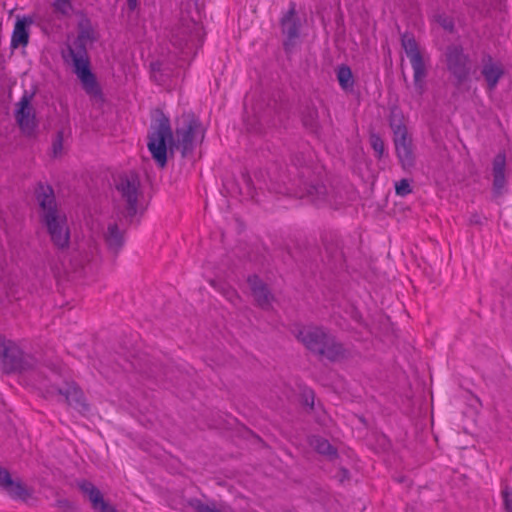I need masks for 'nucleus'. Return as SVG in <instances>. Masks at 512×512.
I'll list each match as a JSON object with an SVG mask.
<instances>
[{"label": "nucleus", "instance_id": "f257e3e1", "mask_svg": "<svg viewBox=\"0 0 512 512\" xmlns=\"http://www.w3.org/2000/svg\"><path fill=\"white\" fill-rule=\"evenodd\" d=\"M204 139V129L194 115L182 117L173 135L170 120L161 115L151 125L147 147L152 158L160 167L167 164L168 146L180 150L183 157L190 154Z\"/></svg>", "mask_w": 512, "mask_h": 512}, {"label": "nucleus", "instance_id": "f03ea898", "mask_svg": "<svg viewBox=\"0 0 512 512\" xmlns=\"http://www.w3.org/2000/svg\"><path fill=\"white\" fill-rule=\"evenodd\" d=\"M96 32L88 18H83L78 23V34L74 41L67 45L62 52L64 63L73 68V72L79 79L83 90L91 98H102V91L91 71L90 57L87 45L96 41Z\"/></svg>", "mask_w": 512, "mask_h": 512}, {"label": "nucleus", "instance_id": "7ed1b4c3", "mask_svg": "<svg viewBox=\"0 0 512 512\" xmlns=\"http://www.w3.org/2000/svg\"><path fill=\"white\" fill-rule=\"evenodd\" d=\"M35 198L41 222L46 226L53 244L60 249L68 247L70 232L67 217L58 208L53 188L48 184L39 183L35 189Z\"/></svg>", "mask_w": 512, "mask_h": 512}, {"label": "nucleus", "instance_id": "20e7f679", "mask_svg": "<svg viewBox=\"0 0 512 512\" xmlns=\"http://www.w3.org/2000/svg\"><path fill=\"white\" fill-rule=\"evenodd\" d=\"M296 338L311 352L330 361L346 358L347 349L322 328L305 326L295 332Z\"/></svg>", "mask_w": 512, "mask_h": 512}, {"label": "nucleus", "instance_id": "39448f33", "mask_svg": "<svg viewBox=\"0 0 512 512\" xmlns=\"http://www.w3.org/2000/svg\"><path fill=\"white\" fill-rule=\"evenodd\" d=\"M389 126L393 132V141L399 162L404 170H410L415 165L414 147L404 115L400 110L396 108L391 110Z\"/></svg>", "mask_w": 512, "mask_h": 512}, {"label": "nucleus", "instance_id": "423d86ee", "mask_svg": "<svg viewBox=\"0 0 512 512\" xmlns=\"http://www.w3.org/2000/svg\"><path fill=\"white\" fill-rule=\"evenodd\" d=\"M52 378L54 383L46 386L42 384V389L45 390L46 397L56 399L58 402L66 403L68 406L83 412L88 409L85 402V397L82 390L73 381H63L62 384L58 383L60 372L52 370Z\"/></svg>", "mask_w": 512, "mask_h": 512}, {"label": "nucleus", "instance_id": "0eeeda50", "mask_svg": "<svg viewBox=\"0 0 512 512\" xmlns=\"http://www.w3.org/2000/svg\"><path fill=\"white\" fill-rule=\"evenodd\" d=\"M118 201L124 207L127 217H134L138 211L141 196L140 180L133 173L121 175L115 184Z\"/></svg>", "mask_w": 512, "mask_h": 512}, {"label": "nucleus", "instance_id": "6e6552de", "mask_svg": "<svg viewBox=\"0 0 512 512\" xmlns=\"http://www.w3.org/2000/svg\"><path fill=\"white\" fill-rule=\"evenodd\" d=\"M402 47L413 68L415 88L419 94H422L425 89L424 79L427 75L424 58L418 49L416 40L412 36L404 35L402 37Z\"/></svg>", "mask_w": 512, "mask_h": 512}, {"label": "nucleus", "instance_id": "1a4fd4ad", "mask_svg": "<svg viewBox=\"0 0 512 512\" xmlns=\"http://www.w3.org/2000/svg\"><path fill=\"white\" fill-rule=\"evenodd\" d=\"M31 96L24 94L16 104L15 119L21 131L32 135L37 127L35 110L31 105Z\"/></svg>", "mask_w": 512, "mask_h": 512}, {"label": "nucleus", "instance_id": "9d476101", "mask_svg": "<svg viewBox=\"0 0 512 512\" xmlns=\"http://www.w3.org/2000/svg\"><path fill=\"white\" fill-rule=\"evenodd\" d=\"M446 61L449 71L459 80H464L468 73V57L461 47H449L446 53Z\"/></svg>", "mask_w": 512, "mask_h": 512}, {"label": "nucleus", "instance_id": "9b49d317", "mask_svg": "<svg viewBox=\"0 0 512 512\" xmlns=\"http://www.w3.org/2000/svg\"><path fill=\"white\" fill-rule=\"evenodd\" d=\"M34 20L31 16H18L11 35L10 46L12 49L25 48L30 39V26Z\"/></svg>", "mask_w": 512, "mask_h": 512}, {"label": "nucleus", "instance_id": "f8f14e48", "mask_svg": "<svg viewBox=\"0 0 512 512\" xmlns=\"http://www.w3.org/2000/svg\"><path fill=\"white\" fill-rule=\"evenodd\" d=\"M281 28L283 34L287 37L284 42L285 49L294 45L295 40L299 37L300 22L296 16L295 5L292 4L287 13L281 19Z\"/></svg>", "mask_w": 512, "mask_h": 512}, {"label": "nucleus", "instance_id": "ddd939ff", "mask_svg": "<svg viewBox=\"0 0 512 512\" xmlns=\"http://www.w3.org/2000/svg\"><path fill=\"white\" fill-rule=\"evenodd\" d=\"M0 366L8 371H22L25 369L23 352L13 341H8L3 357L0 359Z\"/></svg>", "mask_w": 512, "mask_h": 512}, {"label": "nucleus", "instance_id": "4468645a", "mask_svg": "<svg viewBox=\"0 0 512 512\" xmlns=\"http://www.w3.org/2000/svg\"><path fill=\"white\" fill-rule=\"evenodd\" d=\"M80 490L87 495L92 508L97 512H116V509L106 502L102 493L89 481L79 483Z\"/></svg>", "mask_w": 512, "mask_h": 512}, {"label": "nucleus", "instance_id": "2eb2a0df", "mask_svg": "<svg viewBox=\"0 0 512 512\" xmlns=\"http://www.w3.org/2000/svg\"><path fill=\"white\" fill-rule=\"evenodd\" d=\"M18 275L15 267L6 258H0V295L13 293L18 284Z\"/></svg>", "mask_w": 512, "mask_h": 512}, {"label": "nucleus", "instance_id": "dca6fc26", "mask_svg": "<svg viewBox=\"0 0 512 512\" xmlns=\"http://www.w3.org/2000/svg\"><path fill=\"white\" fill-rule=\"evenodd\" d=\"M481 74L486 81L488 90L493 91L503 76L504 69L500 62L494 61L491 56H486L483 59Z\"/></svg>", "mask_w": 512, "mask_h": 512}, {"label": "nucleus", "instance_id": "f3484780", "mask_svg": "<svg viewBox=\"0 0 512 512\" xmlns=\"http://www.w3.org/2000/svg\"><path fill=\"white\" fill-rule=\"evenodd\" d=\"M505 167V154H497L493 160V191L496 195H500L506 185Z\"/></svg>", "mask_w": 512, "mask_h": 512}, {"label": "nucleus", "instance_id": "a211bd4d", "mask_svg": "<svg viewBox=\"0 0 512 512\" xmlns=\"http://www.w3.org/2000/svg\"><path fill=\"white\" fill-rule=\"evenodd\" d=\"M248 284L252 290L253 296L262 308H268L272 299L267 287L262 283L258 276L253 275L248 278Z\"/></svg>", "mask_w": 512, "mask_h": 512}, {"label": "nucleus", "instance_id": "6ab92c4d", "mask_svg": "<svg viewBox=\"0 0 512 512\" xmlns=\"http://www.w3.org/2000/svg\"><path fill=\"white\" fill-rule=\"evenodd\" d=\"M0 487L13 498H24L27 495L25 487L20 482L12 480L9 472L0 466Z\"/></svg>", "mask_w": 512, "mask_h": 512}, {"label": "nucleus", "instance_id": "aec40b11", "mask_svg": "<svg viewBox=\"0 0 512 512\" xmlns=\"http://www.w3.org/2000/svg\"><path fill=\"white\" fill-rule=\"evenodd\" d=\"M105 241L109 249L118 252L124 244V234L116 223L109 224L105 234Z\"/></svg>", "mask_w": 512, "mask_h": 512}, {"label": "nucleus", "instance_id": "412c9836", "mask_svg": "<svg viewBox=\"0 0 512 512\" xmlns=\"http://www.w3.org/2000/svg\"><path fill=\"white\" fill-rule=\"evenodd\" d=\"M337 80L343 90H349L354 85V78L350 67L341 65L337 69Z\"/></svg>", "mask_w": 512, "mask_h": 512}, {"label": "nucleus", "instance_id": "4be33fe9", "mask_svg": "<svg viewBox=\"0 0 512 512\" xmlns=\"http://www.w3.org/2000/svg\"><path fill=\"white\" fill-rule=\"evenodd\" d=\"M311 445L318 453L323 455H334L336 453L329 441L320 437L313 438Z\"/></svg>", "mask_w": 512, "mask_h": 512}, {"label": "nucleus", "instance_id": "5701e85b", "mask_svg": "<svg viewBox=\"0 0 512 512\" xmlns=\"http://www.w3.org/2000/svg\"><path fill=\"white\" fill-rule=\"evenodd\" d=\"M53 7L56 12L68 16L73 10V5L70 0H53Z\"/></svg>", "mask_w": 512, "mask_h": 512}, {"label": "nucleus", "instance_id": "b1692460", "mask_svg": "<svg viewBox=\"0 0 512 512\" xmlns=\"http://www.w3.org/2000/svg\"><path fill=\"white\" fill-rule=\"evenodd\" d=\"M370 143L378 158H381L385 151V144L382 138L377 134H371Z\"/></svg>", "mask_w": 512, "mask_h": 512}, {"label": "nucleus", "instance_id": "393cba45", "mask_svg": "<svg viewBox=\"0 0 512 512\" xmlns=\"http://www.w3.org/2000/svg\"><path fill=\"white\" fill-rule=\"evenodd\" d=\"M396 194L399 196H406L412 192L410 183L407 179H402L395 185Z\"/></svg>", "mask_w": 512, "mask_h": 512}, {"label": "nucleus", "instance_id": "a878e982", "mask_svg": "<svg viewBox=\"0 0 512 512\" xmlns=\"http://www.w3.org/2000/svg\"><path fill=\"white\" fill-rule=\"evenodd\" d=\"M437 22L448 31H452L454 27L453 20L447 16L439 15L437 17Z\"/></svg>", "mask_w": 512, "mask_h": 512}, {"label": "nucleus", "instance_id": "bb28decb", "mask_svg": "<svg viewBox=\"0 0 512 512\" xmlns=\"http://www.w3.org/2000/svg\"><path fill=\"white\" fill-rule=\"evenodd\" d=\"M195 510L197 512H225L215 507V505H208L201 502H198L195 505Z\"/></svg>", "mask_w": 512, "mask_h": 512}, {"label": "nucleus", "instance_id": "cd10ccee", "mask_svg": "<svg viewBox=\"0 0 512 512\" xmlns=\"http://www.w3.org/2000/svg\"><path fill=\"white\" fill-rule=\"evenodd\" d=\"M224 296L229 300L232 304L237 305L239 301V297L237 292L234 289L228 288L224 291Z\"/></svg>", "mask_w": 512, "mask_h": 512}, {"label": "nucleus", "instance_id": "c85d7f7f", "mask_svg": "<svg viewBox=\"0 0 512 512\" xmlns=\"http://www.w3.org/2000/svg\"><path fill=\"white\" fill-rule=\"evenodd\" d=\"M504 506L506 512H512V492H503Z\"/></svg>", "mask_w": 512, "mask_h": 512}, {"label": "nucleus", "instance_id": "c756f323", "mask_svg": "<svg viewBox=\"0 0 512 512\" xmlns=\"http://www.w3.org/2000/svg\"><path fill=\"white\" fill-rule=\"evenodd\" d=\"M62 152V135L59 133L57 139L53 143V154L55 157L60 155Z\"/></svg>", "mask_w": 512, "mask_h": 512}, {"label": "nucleus", "instance_id": "7c9ffc66", "mask_svg": "<svg viewBox=\"0 0 512 512\" xmlns=\"http://www.w3.org/2000/svg\"><path fill=\"white\" fill-rule=\"evenodd\" d=\"M8 341L9 340H6L2 335H0V359L3 357V353L6 350Z\"/></svg>", "mask_w": 512, "mask_h": 512}, {"label": "nucleus", "instance_id": "2f4dec72", "mask_svg": "<svg viewBox=\"0 0 512 512\" xmlns=\"http://www.w3.org/2000/svg\"><path fill=\"white\" fill-rule=\"evenodd\" d=\"M305 401H306V404L310 405V407L312 408L314 405V394L312 392H309L308 394H306Z\"/></svg>", "mask_w": 512, "mask_h": 512}, {"label": "nucleus", "instance_id": "473e14b6", "mask_svg": "<svg viewBox=\"0 0 512 512\" xmlns=\"http://www.w3.org/2000/svg\"><path fill=\"white\" fill-rule=\"evenodd\" d=\"M127 5L130 10H135L138 5V0H127Z\"/></svg>", "mask_w": 512, "mask_h": 512}, {"label": "nucleus", "instance_id": "72a5a7b5", "mask_svg": "<svg viewBox=\"0 0 512 512\" xmlns=\"http://www.w3.org/2000/svg\"><path fill=\"white\" fill-rule=\"evenodd\" d=\"M303 123H304V125H306V126H308V125H309V126H313V117L311 116V119H309V120H308L307 118H304V119H303Z\"/></svg>", "mask_w": 512, "mask_h": 512}]
</instances>
